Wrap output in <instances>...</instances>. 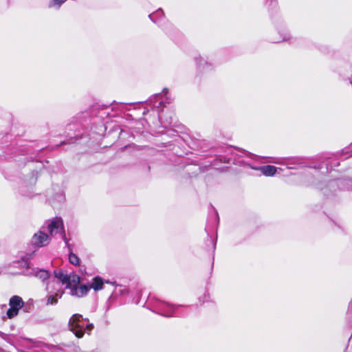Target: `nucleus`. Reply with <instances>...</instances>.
I'll use <instances>...</instances> for the list:
<instances>
[{
  "instance_id": "9d476101",
  "label": "nucleus",
  "mask_w": 352,
  "mask_h": 352,
  "mask_svg": "<svg viewBox=\"0 0 352 352\" xmlns=\"http://www.w3.org/2000/svg\"><path fill=\"white\" fill-rule=\"evenodd\" d=\"M66 0H51L49 3V7H59L62 3H63Z\"/></svg>"
},
{
  "instance_id": "f257e3e1",
  "label": "nucleus",
  "mask_w": 352,
  "mask_h": 352,
  "mask_svg": "<svg viewBox=\"0 0 352 352\" xmlns=\"http://www.w3.org/2000/svg\"><path fill=\"white\" fill-rule=\"evenodd\" d=\"M54 274L58 280L61 282L62 284L66 285V287L70 289V294L76 297H82L87 295L90 289H93L96 292L101 290L104 283H109V281H104L99 276H96L92 279L89 286L85 285L78 286L80 278L78 275L74 273L67 275L60 270L55 271Z\"/></svg>"
},
{
  "instance_id": "9b49d317",
  "label": "nucleus",
  "mask_w": 352,
  "mask_h": 352,
  "mask_svg": "<svg viewBox=\"0 0 352 352\" xmlns=\"http://www.w3.org/2000/svg\"><path fill=\"white\" fill-rule=\"evenodd\" d=\"M55 285H59V283L58 282H54V281H52V282H50L48 285L47 286V290L49 293H53V291L52 290H50V288L51 287H55Z\"/></svg>"
},
{
  "instance_id": "0eeeda50",
  "label": "nucleus",
  "mask_w": 352,
  "mask_h": 352,
  "mask_svg": "<svg viewBox=\"0 0 352 352\" xmlns=\"http://www.w3.org/2000/svg\"><path fill=\"white\" fill-rule=\"evenodd\" d=\"M259 170L265 176H272L276 172V168L274 166L267 165L259 168Z\"/></svg>"
},
{
  "instance_id": "f03ea898",
  "label": "nucleus",
  "mask_w": 352,
  "mask_h": 352,
  "mask_svg": "<svg viewBox=\"0 0 352 352\" xmlns=\"http://www.w3.org/2000/svg\"><path fill=\"white\" fill-rule=\"evenodd\" d=\"M46 229L49 231L50 236H54L60 233L62 235L63 239L65 241L67 245L68 242L65 236L64 229V224L63 219L60 217H55L46 223Z\"/></svg>"
},
{
  "instance_id": "39448f33",
  "label": "nucleus",
  "mask_w": 352,
  "mask_h": 352,
  "mask_svg": "<svg viewBox=\"0 0 352 352\" xmlns=\"http://www.w3.org/2000/svg\"><path fill=\"white\" fill-rule=\"evenodd\" d=\"M42 230L36 232L32 239V242L34 245L38 247L45 246L49 244L50 241V237L47 235L44 230H45V227L43 226Z\"/></svg>"
},
{
  "instance_id": "6e6552de",
  "label": "nucleus",
  "mask_w": 352,
  "mask_h": 352,
  "mask_svg": "<svg viewBox=\"0 0 352 352\" xmlns=\"http://www.w3.org/2000/svg\"><path fill=\"white\" fill-rule=\"evenodd\" d=\"M35 276L43 280L49 278V272L46 270H40L36 272Z\"/></svg>"
},
{
  "instance_id": "f8f14e48",
  "label": "nucleus",
  "mask_w": 352,
  "mask_h": 352,
  "mask_svg": "<svg viewBox=\"0 0 352 352\" xmlns=\"http://www.w3.org/2000/svg\"><path fill=\"white\" fill-rule=\"evenodd\" d=\"M94 328L93 324H88L86 325V329L88 332H90Z\"/></svg>"
},
{
  "instance_id": "1a4fd4ad",
  "label": "nucleus",
  "mask_w": 352,
  "mask_h": 352,
  "mask_svg": "<svg viewBox=\"0 0 352 352\" xmlns=\"http://www.w3.org/2000/svg\"><path fill=\"white\" fill-rule=\"evenodd\" d=\"M69 263L74 265H78L80 263V259L78 256L73 252H70L69 255Z\"/></svg>"
},
{
  "instance_id": "20e7f679",
  "label": "nucleus",
  "mask_w": 352,
  "mask_h": 352,
  "mask_svg": "<svg viewBox=\"0 0 352 352\" xmlns=\"http://www.w3.org/2000/svg\"><path fill=\"white\" fill-rule=\"evenodd\" d=\"M9 305L10 308L7 311V316L9 318H12L18 314L19 310L23 307V302L21 297L14 296L10 299Z\"/></svg>"
},
{
  "instance_id": "7ed1b4c3",
  "label": "nucleus",
  "mask_w": 352,
  "mask_h": 352,
  "mask_svg": "<svg viewBox=\"0 0 352 352\" xmlns=\"http://www.w3.org/2000/svg\"><path fill=\"white\" fill-rule=\"evenodd\" d=\"M81 318V315L74 314L69 320L70 330L79 338L85 333V322Z\"/></svg>"
},
{
  "instance_id": "423d86ee",
  "label": "nucleus",
  "mask_w": 352,
  "mask_h": 352,
  "mask_svg": "<svg viewBox=\"0 0 352 352\" xmlns=\"http://www.w3.org/2000/svg\"><path fill=\"white\" fill-rule=\"evenodd\" d=\"M63 293V291L58 290L56 293H54V294H52L50 295L47 299V305H52L56 304L58 299L61 298Z\"/></svg>"
},
{
  "instance_id": "ddd939ff",
  "label": "nucleus",
  "mask_w": 352,
  "mask_h": 352,
  "mask_svg": "<svg viewBox=\"0 0 352 352\" xmlns=\"http://www.w3.org/2000/svg\"><path fill=\"white\" fill-rule=\"evenodd\" d=\"M164 91V92H166V91H167V90H166V89H164V91Z\"/></svg>"
}]
</instances>
